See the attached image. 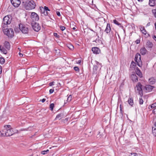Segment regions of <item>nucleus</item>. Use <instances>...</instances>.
I'll return each mask as SVG.
<instances>
[{"instance_id":"nucleus-1","label":"nucleus","mask_w":156,"mask_h":156,"mask_svg":"<svg viewBox=\"0 0 156 156\" xmlns=\"http://www.w3.org/2000/svg\"><path fill=\"white\" fill-rule=\"evenodd\" d=\"M17 130H13L10 125L5 126L1 132V135L3 136H9L17 133Z\"/></svg>"},{"instance_id":"nucleus-2","label":"nucleus","mask_w":156,"mask_h":156,"mask_svg":"<svg viewBox=\"0 0 156 156\" xmlns=\"http://www.w3.org/2000/svg\"><path fill=\"white\" fill-rule=\"evenodd\" d=\"M36 6L35 2L33 0L26 2L25 7L27 10H30L34 9Z\"/></svg>"},{"instance_id":"nucleus-3","label":"nucleus","mask_w":156,"mask_h":156,"mask_svg":"<svg viewBox=\"0 0 156 156\" xmlns=\"http://www.w3.org/2000/svg\"><path fill=\"white\" fill-rule=\"evenodd\" d=\"M3 30L5 34L9 37H12L13 36L14 32L12 29H4Z\"/></svg>"},{"instance_id":"nucleus-4","label":"nucleus","mask_w":156,"mask_h":156,"mask_svg":"<svg viewBox=\"0 0 156 156\" xmlns=\"http://www.w3.org/2000/svg\"><path fill=\"white\" fill-rule=\"evenodd\" d=\"M135 90L136 92L138 93L141 96L143 95L142 85L140 83H138L136 84L135 87Z\"/></svg>"},{"instance_id":"nucleus-5","label":"nucleus","mask_w":156,"mask_h":156,"mask_svg":"<svg viewBox=\"0 0 156 156\" xmlns=\"http://www.w3.org/2000/svg\"><path fill=\"white\" fill-rule=\"evenodd\" d=\"M11 20L8 16H5L3 19L2 26L3 28L6 27V25L11 23Z\"/></svg>"},{"instance_id":"nucleus-6","label":"nucleus","mask_w":156,"mask_h":156,"mask_svg":"<svg viewBox=\"0 0 156 156\" xmlns=\"http://www.w3.org/2000/svg\"><path fill=\"white\" fill-rule=\"evenodd\" d=\"M135 60L137 64L139 67L142 66V62L141 60V56L140 54L137 53L135 55Z\"/></svg>"},{"instance_id":"nucleus-7","label":"nucleus","mask_w":156,"mask_h":156,"mask_svg":"<svg viewBox=\"0 0 156 156\" xmlns=\"http://www.w3.org/2000/svg\"><path fill=\"white\" fill-rule=\"evenodd\" d=\"M19 27L20 30L23 33L27 34L28 32V28L27 26L20 24L19 25Z\"/></svg>"},{"instance_id":"nucleus-8","label":"nucleus","mask_w":156,"mask_h":156,"mask_svg":"<svg viewBox=\"0 0 156 156\" xmlns=\"http://www.w3.org/2000/svg\"><path fill=\"white\" fill-rule=\"evenodd\" d=\"M33 29L36 31H38L41 29V27L38 23L33 22L31 23Z\"/></svg>"},{"instance_id":"nucleus-9","label":"nucleus","mask_w":156,"mask_h":156,"mask_svg":"<svg viewBox=\"0 0 156 156\" xmlns=\"http://www.w3.org/2000/svg\"><path fill=\"white\" fill-rule=\"evenodd\" d=\"M40 9L41 10V13L44 16H47L48 15V11H49L50 10L46 6H44V8L43 7H40Z\"/></svg>"},{"instance_id":"nucleus-10","label":"nucleus","mask_w":156,"mask_h":156,"mask_svg":"<svg viewBox=\"0 0 156 156\" xmlns=\"http://www.w3.org/2000/svg\"><path fill=\"white\" fill-rule=\"evenodd\" d=\"M30 18L33 22H34V21H38L39 20V16L35 12H31Z\"/></svg>"},{"instance_id":"nucleus-11","label":"nucleus","mask_w":156,"mask_h":156,"mask_svg":"<svg viewBox=\"0 0 156 156\" xmlns=\"http://www.w3.org/2000/svg\"><path fill=\"white\" fill-rule=\"evenodd\" d=\"M12 4L15 7H18L20 5V0H11Z\"/></svg>"},{"instance_id":"nucleus-12","label":"nucleus","mask_w":156,"mask_h":156,"mask_svg":"<svg viewBox=\"0 0 156 156\" xmlns=\"http://www.w3.org/2000/svg\"><path fill=\"white\" fill-rule=\"evenodd\" d=\"M154 87L150 85H146L145 87V89L147 92L151 91L153 89Z\"/></svg>"},{"instance_id":"nucleus-13","label":"nucleus","mask_w":156,"mask_h":156,"mask_svg":"<svg viewBox=\"0 0 156 156\" xmlns=\"http://www.w3.org/2000/svg\"><path fill=\"white\" fill-rule=\"evenodd\" d=\"M92 50L94 53L95 54H99L100 53V51L99 48L96 47L92 48Z\"/></svg>"},{"instance_id":"nucleus-14","label":"nucleus","mask_w":156,"mask_h":156,"mask_svg":"<svg viewBox=\"0 0 156 156\" xmlns=\"http://www.w3.org/2000/svg\"><path fill=\"white\" fill-rule=\"evenodd\" d=\"M6 48V50H8V51L10 49V45L9 43L7 41H5L4 43V46Z\"/></svg>"},{"instance_id":"nucleus-15","label":"nucleus","mask_w":156,"mask_h":156,"mask_svg":"<svg viewBox=\"0 0 156 156\" xmlns=\"http://www.w3.org/2000/svg\"><path fill=\"white\" fill-rule=\"evenodd\" d=\"M0 50L5 54L7 53L8 50H6V48L4 46L0 45Z\"/></svg>"},{"instance_id":"nucleus-16","label":"nucleus","mask_w":156,"mask_h":156,"mask_svg":"<svg viewBox=\"0 0 156 156\" xmlns=\"http://www.w3.org/2000/svg\"><path fill=\"white\" fill-rule=\"evenodd\" d=\"M131 78L133 82H136L138 81L137 77L134 74L131 75Z\"/></svg>"},{"instance_id":"nucleus-17","label":"nucleus","mask_w":156,"mask_h":156,"mask_svg":"<svg viewBox=\"0 0 156 156\" xmlns=\"http://www.w3.org/2000/svg\"><path fill=\"white\" fill-rule=\"evenodd\" d=\"M149 4L151 6H154L156 5V1L155 0H149Z\"/></svg>"},{"instance_id":"nucleus-18","label":"nucleus","mask_w":156,"mask_h":156,"mask_svg":"<svg viewBox=\"0 0 156 156\" xmlns=\"http://www.w3.org/2000/svg\"><path fill=\"white\" fill-rule=\"evenodd\" d=\"M140 30L142 31V33L144 35H146L147 34V32L145 30L144 27L142 26H140Z\"/></svg>"},{"instance_id":"nucleus-19","label":"nucleus","mask_w":156,"mask_h":156,"mask_svg":"<svg viewBox=\"0 0 156 156\" xmlns=\"http://www.w3.org/2000/svg\"><path fill=\"white\" fill-rule=\"evenodd\" d=\"M146 45V47H147L150 48H151L153 46V44L152 43L149 41H147V42Z\"/></svg>"},{"instance_id":"nucleus-20","label":"nucleus","mask_w":156,"mask_h":156,"mask_svg":"<svg viewBox=\"0 0 156 156\" xmlns=\"http://www.w3.org/2000/svg\"><path fill=\"white\" fill-rule=\"evenodd\" d=\"M111 30V28L109 24H107L105 31L107 33H109Z\"/></svg>"},{"instance_id":"nucleus-21","label":"nucleus","mask_w":156,"mask_h":156,"mask_svg":"<svg viewBox=\"0 0 156 156\" xmlns=\"http://www.w3.org/2000/svg\"><path fill=\"white\" fill-rule=\"evenodd\" d=\"M136 74L139 76L140 77H141L142 76V74L140 71V70L139 69V68L137 67L136 68Z\"/></svg>"},{"instance_id":"nucleus-22","label":"nucleus","mask_w":156,"mask_h":156,"mask_svg":"<svg viewBox=\"0 0 156 156\" xmlns=\"http://www.w3.org/2000/svg\"><path fill=\"white\" fill-rule=\"evenodd\" d=\"M149 82L151 84H154L155 82V80L154 77H151L149 79Z\"/></svg>"},{"instance_id":"nucleus-23","label":"nucleus","mask_w":156,"mask_h":156,"mask_svg":"<svg viewBox=\"0 0 156 156\" xmlns=\"http://www.w3.org/2000/svg\"><path fill=\"white\" fill-rule=\"evenodd\" d=\"M140 53L142 55H144L146 52V50L145 48H141L140 50Z\"/></svg>"},{"instance_id":"nucleus-24","label":"nucleus","mask_w":156,"mask_h":156,"mask_svg":"<svg viewBox=\"0 0 156 156\" xmlns=\"http://www.w3.org/2000/svg\"><path fill=\"white\" fill-rule=\"evenodd\" d=\"M152 132L153 135L155 136L156 135V126H154L152 127Z\"/></svg>"},{"instance_id":"nucleus-25","label":"nucleus","mask_w":156,"mask_h":156,"mask_svg":"<svg viewBox=\"0 0 156 156\" xmlns=\"http://www.w3.org/2000/svg\"><path fill=\"white\" fill-rule=\"evenodd\" d=\"M63 117V115L62 114H59L58 115H57L55 119H58L59 120H60Z\"/></svg>"},{"instance_id":"nucleus-26","label":"nucleus","mask_w":156,"mask_h":156,"mask_svg":"<svg viewBox=\"0 0 156 156\" xmlns=\"http://www.w3.org/2000/svg\"><path fill=\"white\" fill-rule=\"evenodd\" d=\"M128 103L131 106H132L133 104V99L132 98H129L128 101Z\"/></svg>"},{"instance_id":"nucleus-27","label":"nucleus","mask_w":156,"mask_h":156,"mask_svg":"<svg viewBox=\"0 0 156 156\" xmlns=\"http://www.w3.org/2000/svg\"><path fill=\"white\" fill-rule=\"evenodd\" d=\"M131 156H142L139 153H131Z\"/></svg>"},{"instance_id":"nucleus-28","label":"nucleus","mask_w":156,"mask_h":156,"mask_svg":"<svg viewBox=\"0 0 156 156\" xmlns=\"http://www.w3.org/2000/svg\"><path fill=\"white\" fill-rule=\"evenodd\" d=\"M67 47L69 49L71 50H73L74 49L73 46L70 44H68L67 45Z\"/></svg>"},{"instance_id":"nucleus-29","label":"nucleus","mask_w":156,"mask_h":156,"mask_svg":"<svg viewBox=\"0 0 156 156\" xmlns=\"http://www.w3.org/2000/svg\"><path fill=\"white\" fill-rule=\"evenodd\" d=\"M49 151L48 150H47L46 151H43L41 152V154H42L44 155L47 154Z\"/></svg>"},{"instance_id":"nucleus-30","label":"nucleus","mask_w":156,"mask_h":156,"mask_svg":"<svg viewBox=\"0 0 156 156\" xmlns=\"http://www.w3.org/2000/svg\"><path fill=\"white\" fill-rule=\"evenodd\" d=\"M5 62V60L3 58H0V63L1 64H3Z\"/></svg>"},{"instance_id":"nucleus-31","label":"nucleus","mask_w":156,"mask_h":156,"mask_svg":"<svg viewBox=\"0 0 156 156\" xmlns=\"http://www.w3.org/2000/svg\"><path fill=\"white\" fill-rule=\"evenodd\" d=\"M72 96L70 95L67 98V101L68 102L70 101L71 100Z\"/></svg>"},{"instance_id":"nucleus-32","label":"nucleus","mask_w":156,"mask_h":156,"mask_svg":"<svg viewBox=\"0 0 156 156\" xmlns=\"http://www.w3.org/2000/svg\"><path fill=\"white\" fill-rule=\"evenodd\" d=\"M139 103L140 105L143 104V101L142 98H140L139 100Z\"/></svg>"},{"instance_id":"nucleus-33","label":"nucleus","mask_w":156,"mask_h":156,"mask_svg":"<svg viewBox=\"0 0 156 156\" xmlns=\"http://www.w3.org/2000/svg\"><path fill=\"white\" fill-rule=\"evenodd\" d=\"M113 22H114V23H115V24H116L117 25H121V24L120 23H119L117 20H114Z\"/></svg>"},{"instance_id":"nucleus-34","label":"nucleus","mask_w":156,"mask_h":156,"mask_svg":"<svg viewBox=\"0 0 156 156\" xmlns=\"http://www.w3.org/2000/svg\"><path fill=\"white\" fill-rule=\"evenodd\" d=\"M54 104L53 103L51 104L50 105V108L52 111L53 109V108L54 107Z\"/></svg>"},{"instance_id":"nucleus-35","label":"nucleus","mask_w":156,"mask_h":156,"mask_svg":"<svg viewBox=\"0 0 156 156\" xmlns=\"http://www.w3.org/2000/svg\"><path fill=\"white\" fill-rule=\"evenodd\" d=\"M156 107V102L152 104L151 105V108H154Z\"/></svg>"},{"instance_id":"nucleus-36","label":"nucleus","mask_w":156,"mask_h":156,"mask_svg":"<svg viewBox=\"0 0 156 156\" xmlns=\"http://www.w3.org/2000/svg\"><path fill=\"white\" fill-rule=\"evenodd\" d=\"M60 29L62 31L64 30L66 28L65 27L63 26H60Z\"/></svg>"},{"instance_id":"nucleus-37","label":"nucleus","mask_w":156,"mask_h":156,"mask_svg":"<svg viewBox=\"0 0 156 156\" xmlns=\"http://www.w3.org/2000/svg\"><path fill=\"white\" fill-rule=\"evenodd\" d=\"M74 69L76 71L78 72L79 71V69L77 67H75L74 68Z\"/></svg>"},{"instance_id":"nucleus-38","label":"nucleus","mask_w":156,"mask_h":156,"mask_svg":"<svg viewBox=\"0 0 156 156\" xmlns=\"http://www.w3.org/2000/svg\"><path fill=\"white\" fill-rule=\"evenodd\" d=\"M135 63L133 62H131V65H130V67H132L133 66H135Z\"/></svg>"},{"instance_id":"nucleus-39","label":"nucleus","mask_w":156,"mask_h":156,"mask_svg":"<svg viewBox=\"0 0 156 156\" xmlns=\"http://www.w3.org/2000/svg\"><path fill=\"white\" fill-rule=\"evenodd\" d=\"M54 35L55 36L58 38L59 37V36L56 33H54Z\"/></svg>"},{"instance_id":"nucleus-40","label":"nucleus","mask_w":156,"mask_h":156,"mask_svg":"<svg viewBox=\"0 0 156 156\" xmlns=\"http://www.w3.org/2000/svg\"><path fill=\"white\" fill-rule=\"evenodd\" d=\"M56 14L58 16H61L60 12L59 11H56Z\"/></svg>"},{"instance_id":"nucleus-41","label":"nucleus","mask_w":156,"mask_h":156,"mask_svg":"<svg viewBox=\"0 0 156 156\" xmlns=\"http://www.w3.org/2000/svg\"><path fill=\"white\" fill-rule=\"evenodd\" d=\"M54 91V90L52 89H51L49 90V92L50 94H51Z\"/></svg>"},{"instance_id":"nucleus-42","label":"nucleus","mask_w":156,"mask_h":156,"mask_svg":"<svg viewBox=\"0 0 156 156\" xmlns=\"http://www.w3.org/2000/svg\"><path fill=\"white\" fill-rule=\"evenodd\" d=\"M54 82H51L50 83H49V86H52L53 85H54Z\"/></svg>"},{"instance_id":"nucleus-43","label":"nucleus","mask_w":156,"mask_h":156,"mask_svg":"<svg viewBox=\"0 0 156 156\" xmlns=\"http://www.w3.org/2000/svg\"><path fill=\"white\" fill-rule=\"evenodd\" d=\"M19 55L20 57H22L23 56V54L21 53L20 52L19 53Z\"/></svg>"},{"instance_id":"nucleus-44","label":"nucleus","mask_w":156,"mask_h":156,"mask_svg":"<svg viewBox=\"0 0 156 156\" xmlns=\"http://www.w3.org/2000/svg\"><path fill=\"white\" fill-rule=\"evenodd\" d=\"M153 38L156 41V36L154 35L153 36Z\"/></svg>"},{"instance_id":"nucleus-45","label":"nucleus","mask_w":156,"mask_h":156,"mask_svg":"<svg viewBox=\"0 0 156 156\" xmlns=\"http://www.w3.org/2000/svg\"><path fill=\"white\" fill-rule=\"evenodd\" d=\"M81 62V60H79L77 62V63L78 64H80Z\"/></svg>"},{"instance_id":"nucleus-46","label":"nucleus","mask_w":156,"mask_h":156,"mask_svg":"<svg viewBox=\"0 0 156 156\" xmlns=\"http://www.w3.org/2000/svg\"><path fill=\"white\" fill-rule=\"evenodd\" d=\"M2 68L1 66H0V74L2 73Z\"/></svg>"},{"instance_id":"nucleus-47","label":"nucleus","mask_w":156,"mask_h":156,"mask_svg":"<svg viewBox=\"0 0 156 156\" xmlns=\"http://www.w3.org/2000/svg\"><path fill=\"white\" fill-rule=\"evenodd\" d=\"M46 100V99H44V98H43V99H42V100H41V101L42 102H45V101Z\"/></svg>"},{"instance_id":"nucleus-48","label":"nucleus","mask_w":156,"mask_h":156,"mask_svg":"<svg viewBox=\"0 0 156 156\" xmlns=\"http://www.w3.org/2000/svg\"><path fill=\"white\" fill-rule=\"evenodd\" d=\"M27 129H20V130L21 131H26L27 130Z\"/></svg>"},{"instance_id":"nucleus-49","label":"nucleus","mask_w":156,"mask_h":156,"mask_svg":"<svg viewBox=\"0 0 156 156\" xmlns=\"http://www.w3.org/2000/svg\"><path fill=\"white\" fill-rule=\"evenodd\" d=\"M69 119V118H66L65 119V120H66V121H67Z\"/></svg>"},{"instance_id":"nucleus-50","label":"nucleus","mask_w":156,"mask_h":156,"mask_svg":"<svg viewBox=\"0 0 156 156\" xmlns=\"http://www.w3.org/2000/svg\"><path fill=\"white\" fill-rule=\"evenodd\" d=\"M120 108H122V105L121 104H120Z\"/></svg>"},{"instance_id":"nucleus-51","label":"nucleus","mask_w":156,"mask_h":156,"mask_svg":"<svg viewBox=\"0 0 156 156\" xmlns=\"http://www.w3.org/2000/svg\"><path fill=\"white\" fill-rule=\"evenodd\" d=\"M73 30H75L76 29V28L75 27H73Z\"/></svg>"},{"instance_id":"nucleus-52","label":"nucleus","mask_w":156,"mask_h":156,"mask_svg":"<svg viewBox=\"0 0 156 156\" xmlns=\"http://www.w3.org/2000/svg\"><path fill=\"white\" fill-rule=\"evenodd\" d=\"M122 108H120V110L121 112H122Z\"/></svg>"},{"instance_id":"nucleus-53","label":"nucleus","mask_w":156,"mask_h":156,"mask_svg":"<svg viewBox=\"0 0 156 156\" xmlns=\"http://www.w3.org/2000/svg\"><path fill=\"white\" fill-rule=\"evenodd\" d=\"M138 1H142L143 0H137Z\"/></svg>"},{"instance_id":"nucleus-54","label":"nucleus","mask_w":156,"mask_h":156,"mask_svg":"<svg viewBox=\"0 0 156 156\" xmlns=\"http://www.w3.org/2000/svg\"><path fill=\"white\" fill-rule=\"evenodd\" d=\"M136 43L137 44H138V41H136Z\"/></svg>"},{"instance_id":"nucleus-55","label":"nucleus","mask_w":156,"mask_h":156,"mask_svg":"<svg viewBox=\"0 0 156 156\" xmlns=\"http://www.w3.org/2000/svg\"><path fill=\"white\" fill-rule=\"evenodd\" d=\"M18 49L20 51V48H18Z\"/></svg>"},{"instance_id":"nucleus-56","label":"nucleus","mask_w":156,"mask_h":156,"mask_svg":"<svg viewBox=\"0 0 156 156\" xmlns=\"http://www.w3.org/2000/svg\"><path fill=\"white\" fill-rule=\"evenodd\" d=\"M147 25H149L148 23L147 24Z\"/></svg>"},{"instance_id":"nucleus-57","label":"nucleus","mask_w":156,"mask_h":156,"mask_svg":"<svg viewBox=\"0 0 156 156\" xmlns=\"http://www.w3.org/2000/svg\"><path fill=\"white\" fill-rule=\"evenodd\" d=\"M155 109L156 110V108Z\"/></svg>"}]
</instances>
